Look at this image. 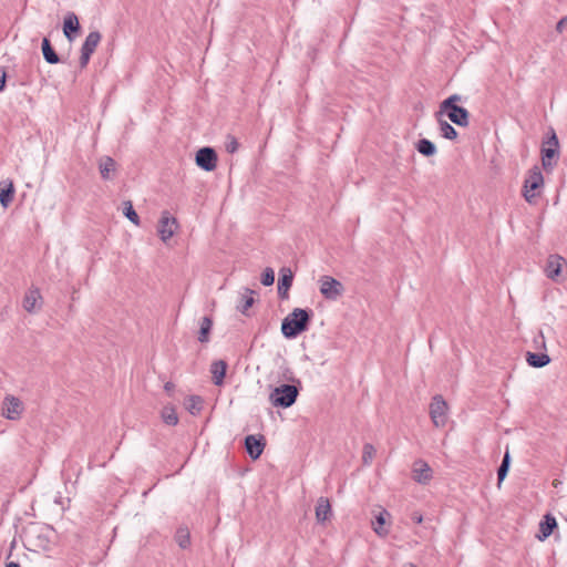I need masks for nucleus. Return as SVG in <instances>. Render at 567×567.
Instances as JSON below:
<instances>
[{"label":"nucleus","instance_id":"9","mask_svg":"<svg viewBox=\"0 0 567 567\" xmlns=\"http://www.w3.org/2000/svg\"><path fill=\"white\" fill-rule=\"evenodd\" d=\"M177 228V220L176 218L169 216L168 212H164L162 214V217L159 219L158 224V235L161 239L166 243L168 239H171Z\"/></svg>","mask_w":567,"mask_h":567},{"label":"nucleus","instance_id":"17","mask_svg":"<svg viewBox=\"0 0 567 567\" xmlns=\"http://www.w3.org/2000/svg\"><path fill=\"white\" fill-rule=\"evenodd\" d=\"M557 527V522L554 516L550 514H546L544 518L539 523V535L537 536L539 540H544L548 538L554 529Z\"/></svg>","mask_w":567,"mask_h":567},{"label":"nucleus","instance_id":"42","mask_svg":"<svg viewBox=\"0 0 567 567\" xmlns=\"http://www.w3.org/2000/svg\"><path fill=\"white\" fill-rule=\"evenodd\" d=\"M567 17L561 18L556 24V31L561 33L565 29Z\"/></svg>","mask_w":567,"mask_h":567},{"label":"nucleus","instance_id":"45","mask_svg":"<svg viewBox=\"0 0 567 567\" xmlns=\"http://www.w3.org/2000/svg\"><path fill=\"white\" fill-rule=\"evenodd\" d=\"M164 388L166 391H172L174 389V384L172 382H167Z\"/></svg>","mask_w":567,"mask_h":567},{"label":"nucleus","instance_id":"6","mask_svg":"<svg viewBox=\"0 0 567 567\" xmlns=\"http://www.w3.org/2000/svg\"><path fill=\"white\" fill-rule=\"evenodd\" d=\"M447 116V118L457 126L467 127L470 124V112L463 106H453L445 110L439 109L435 117Z\"/></svg>","mask_w":567,"mask_h":567},{"label":"nucleus","instance_id":"46","mask_svg":"<svg viewBox=\"0 0 567 567\" xmlns=\"http://www.w3.org/2000/svg\"><path fill=\"white\" fill-rule=\"evenodd\" d=\"M411 567H415L414 565H411Z\"/></svg>","mask_w":567,"mask_h":567},{"label":"nucleus","instance_id":"43","mask_svg":"<svg viewBox=\"0 0 567 567\" xmlns=\"http://www.w3.org/2000/svg\"><path fill=\"white\" fill-rule=\"evenodd\" d=\"M411 518L416 524H421L423 522V516L419 513H413Z\"/></svg>","mask_w":567,"mask_h":567},{"label":"nucleus","instance_id":"40","mask_svg":"<svg viewBox=\"0 0 567 567\" xmlns=\"http://www.w3.org/2000/svg\"><path fill=\"white\" fill-rule=\"evenodd\" d=\"M534 342L536 344V348H546L545 343V337L542 331L538 332V334L534 338Z\"/></svg>","mask_w":567,"mask_h":567},{"label":"nucleus","instance_id":"24","mask_svg":"<svg viewBox=\"0 0 567 567\" xmlns=\"http://www.w3.org/2000/svg\"><path fill=\"white\" fill-rule=\"evenodd\" d=\"M386 516H390V514L388 511L383 509L375 516L374 520L372 522L373 530L381 537H384L389 534V530L384 527Z\"/></svg>","mask_w":567,"mask_h":567},{"label":"nucleus","instance_id":"32","mask_svg":"<svg viewBox=\"0 0 567 567\" xmlns=\"http://www.w3.org/2000/svg\"><path fill=\"white\" fill-rule=\"evenodd\" d=\"M162 419L167 425H176L178 416L174 406H164L162 411Z\"/></svg>","mask_w":567,"mask_h":567},{"label":"nucleus","instance_id":"23","mask_svg":"<svg viewBox=\"0 0 567 567\" xmlns=\"http://www.w3.org/2000/svg\"><path fill=\"white\" fill-rule=\"evenodd\" d=\"M115 167H116V163L112 157H110V156L103 157L99 165L101 177L104 181L111 179L112 178L111 173L115 172Z\"/></svg>","mask_w":567,"mask_h":567},{"label":"nucleus","instance_id":"16","mask_svg":"<svg viewBox=\"0 0 567 567\" xmlns=\"http://www.w3.org/2000/svg\"><path fill=\"white\" fill-rule=\"evenodd\" d=\"M332 515L331 504L327 497H319L316 505V518L318 523L327 522Z\"/></svg>","mask_w":567,"mask_h":567},{"label":"nucleus","instance_id":"30","mask_svg":"<svg viewBox=\"0 0 567 567\" xmlns=\"http://www.w3.org/2000/svg\"><path fill=\"white\" fill-rule=\"evenodd\" d=\"M14 196V187L10 182L6 187L0 188V204L3 208H7L12 202Z\"/></svg>","mask_w":567,"mask_h":567},{"label":"nucleus","instance_id":"13","mask_svg":"<svg viewBox=\"0 0 567 567\" xmlns=\"http://www.w3.org/2000/svg\"><path fill=\"white\" fill-rule=\"evenodd\" d=\"M79 18L74 12H68L63 19V34L72 42L80 31Z\"/></svg>","mask_w":567,"mask_h":567},{"label":"nucleus","instance_id":"19","mask_svg":"<svg viewBox=\"0 0 567 567\" xmlns=\"http://www.w3.org/2000/svg\"><path fill=\"white\" fill-rule=\"evenodd\" d=\"M213 328V319L205 316L199 321L198 341L200 343H208L210 341V332Z\"/></svg>","mask_w":567,"mask_h":567},{"label":"nucleus","instance_id":"15","mask_svg":"<svg viewBox=\"0 0 567 567\" xmlns=\"http://www.w3.org/2000/svg\"><path fill=\"white\" fill-rule=\"evenodd\" d=\"M432 478V470L429 464L417 460L413 465V480L420 484H426Z\"/></svg>","mask_w":567,"mask_h":567},{"label":"nucleus","instance_id":"27","mask_svg":"<svg viewBox=\"0 0 567 567\" xmlns=\"http://www.w3.org/2000/svg\"><path fill=\"white\" fill-rule=\"evenodd\" d=\"M416 150L420 154L426 157L433 156L436 153L435 144L427 138L419 140L416 143Z\"/></svg>","mask_w":567,"mask_h":567},{"label":"nucleus","instance_id":"35","mask_svg":"<svg viewBox=\"0 0 567 567\" xmlns=\"http://www.w3.org/2000/svg\"><path fill=\"white\" fill-rule=\"evenodd\" d=\"M463 96L460 94H452L440 103L439 109L445 110L447 107L458 106L457 102H461Z\"/></svg>","mask_w":567,"mask_h":567},{"label":"nucleus","instance_id":"37","mask_svg":"<svg viewBox=\"0 0 567 567\" xmlns=\"http://www.w3.org/2000/svg\"><path fill=\"white\" fill-rule=\"evenodd\" d=\"M275 271L272 268L267 267L261 274V284L266 287L274 285Z\"/></svg>","mask_w":567,"mask_h":567},{"label":"nucleus","instance_id":"14","mask_svg":"<svg viewBox=\"0 0 567 567\" xmlns=\"http://www.w3.org/2000/svg\"><path fill=\"white\" fill-rule=\"evenodd\" d=\"M293 274L290 268L282 267L279 271L278 296L281 299L288 298V290L292 286Z\"/></svg>","mask_w":567,"mask_h":567},{"label":"nucleus","instance_id":"25","mask_svg":"<svg viewBox=\"0 0 567 567\" xmlns=\"http://www.w3.org/2000/svg\"><path fill=\"white\" fill-rule=\"evenodd\" d=\"M41 299L39 289H29L23 299V308L28 312H33L38 300Z\"/></svg>","mask_w":567,"mask_h":567},{"label":"nucleus","instance_id":"26","mask_svg":"<svg viewBox=\"0 0 567 567\" xmlns=\"http://www.w3.org/2000/svg\"><path fill=\"white\" fill-rule=\"evenodd\" d=\"M558 157V148L544 147L542 148V163L545 171L553 168V159Z\"/></svg>","mask_w":567,"mask_h":567},{"label":"nucleus","instance_id":"3","mask_svg":"<svg viewBox=\"0 0 567 567\" xmlns=\"http://www.w3.org/2000/svg\"><path fill=\"white\" fill-rule=\"evenodd\" d=\"M544 185V176L538 166L529 169L527 177L524 181L523 196L529 204L536 203L540 189Z\"/></svg>","mask_w":567,"mask_h":567},{"label":"nucleus","instance_id":"22","mask_svg":"<svg viewBox=\"0 0 567 567\" xmlns=\"http://www.w3.org/2000/svg\"><path fill=\"white\" fill-rule=\"evenodd\" d=\"M436 121L439 123V130L442 137L454 141L457 138V132L456 130L445 120L442 118V116L436 117Z\"/></svg>","mask_w":567,"mask_h":567},{"label":"nucleus","instance_id":"31","mask_svg":"<svg viewBox=\"0 0 567 567\" xmlns=\"http://www.w3.org/2000/svg\"><path fill=\"white\" fill-rule=\"evenodd\" d=\"M246 293H248V295H244V296L241 297L240 303L237 306V309H238L241 313H244V315H246V313H247V310H248V309L254 305V302H255V299H254V297H252V295L255 293V291H254V290H251V289H248V288H247V289H246Z\"/></svg>","mask_w":567,"mask_h":567},{"label":"nucleus","instance_id":"39","mask_svg":"<svg viewBox=\"0 0 567 567\" xmlns=\"http://www.w3.org/2000/svg\"><path fill=\"white\" fill-rule=\"evenodd\" d=\"M239 143L234 136H228L226 142V151L230 154H234L238 151Z\"/></svg>","mask_w":567,"mask_h":567},{"label":"nucleus","instance_id":"21","mask_svg":"<svg viewBox=\"0 0 567 567\" xmlns=\"http://www.w3.org/2000/svg\"><path fill=\"white\" fill-rule=\"evenodd\" d=\"M526 361L533 368H544L550 362V357L547 353L527 352Z\"/></svg>","mask_w":567,"mask_h":567},{"label":"nucleus","instance_id":"1","mask_svg":"<svg viewBox=\"0 0 567 567\" xmlns=\"http://www.w3.org/2000/svg\"><path fill=\"white\" fill-rule=\"evenodd\" d=\"M313 311L295 308L281 322V333L287 339H295L309 329Z\"/></svg>","mask_w":567,"mask_h":567},{"label":"nucleus","instance_id":"33","mask_svg":"<svg viewBox=\"0 0 567 567\" xmlns=\"http://www.w3.org/2000/svg\"><path fill=\"white\" fill-rule=\"evenodd\" d=\"M186 408L189 411L190 414L196 415L198 414L203 409V400L198 395H192L189 396Z\"/></svg>","mask_w":567,"mask_h":567},{"label":"nucleus","instance_id":"20","mask_svg":"<svg viewBox=\"0 0 567 567\" xmlns=\"http://www.w3.org/2000/svg\"><path fill=\"white\" fill-rule=\"evenodd\" d=\"M41 49H42L43 58L49 64H56L60 62V56L53 49V47L48 38H43Z\"/></svg>","mask_w":567,"mask_h":567},{"label":"nucleus","instance_id":"7","mask_svg":"<svg viewBox=\"0 0 567 567\" xmlns=\"http://www.w3.org/2000/svg\"><path fill=\"white\" fill-rule=\"evenodd\" d=\"M101 39H102V35L99 31H92L86 35V38L81 47L80 66L82 69L87 65V63L91 59V55L94 53Z\"/></svg>","mask_w":567,"mask_h":567},{"label":"nucleus","instance_id":"10","mask_svg":"<svg viewBox=\"0 0 567 567\" xmlns=\"http://www.w3.org/2000/svg\"><path fill=\"white\" fill-rule=\"evenodd\" d=\"M2 413L8 420H18L23 411V404L20 399L13 395H7L3 400Z\"/></svg>","mask_w":567,"mask_h":567},{"label":"nucleus","instance_id":"36","mask_svg":"<svg viewBox=\"0 0 567 567\" xmlns=\"http://www.w3.org/2000/svg\"><path fill=\"white\" fill-rule=\"evenodd\" d=\"M124 215L134 225H138L140 224V217H138L137 213L135 212V209L133 208L131 202H126L125 203Z\"/></svg>","mask_w":567,"mask_h":567},{"label":"nucleus","instance_id":"4","mask_svg":"<svg viewBox=\"0 0 567 567\" xmlns=\"http://www.w3.org/2000/svg\"><path fill=\"white\" fill-rule=\"evenodd\" d=\"M319 290L327 300H337L342 296L344 288L343 285L331 276H321L318 280Z\"/></svg>","mask_w":567,"mask_h":567},{"label":"nucleus","instance_id":"38","mask_svg":"<svg viewBox=\"0 0 567 567\" xmlns=\"http://www.w3.org/2000/svg\"><path fill=\"white\" fill-rule=\"evenodd\" d=\"M544 147H559L558 137L553 128L550 130V136L544 142Z\"/></svg>","mask_w":567,"mask_h":567},{"label":"nucleus","instance_id":"12","mask_svg":"<svg viewBox=\"0 0 567 567\" xmlns=\"http://www.w3.org/2000/svg\"><path fill=\"white\" fill-rule=\"evenodd\" d=\"M565 264L566 260L561 256L557 254L549 255L545 267L546 276L554 281H558V278L561 275L563 266Z\"/></svg>","mask_w":567,"mask_h":567},{"label":"nucleus","instance_id":"18","mask_svg":"<svg viewBox=\"0 0 567 567\" xmlns=\"http://www.w3.org/2000/svg\"><path fill=\"white\" fill-rule=\"evenodd\" d=\"M227 371V363L224 360L214 361L210 365L213 381L215 385H221Z\"/></svg>","mask_w":567,"mask_h":567},{"label":"nucleus","instance_id":"8","mask_svg":"<svg viewBox=\"0 0 567 567\" xmlns=\"http://www.w3.org/2000/svg\"><path fill=\"white\" fill-rule=\"evenodd\" d=\"M195 162L203 171L212 172L217 166V153L213 147H202L196 153Z\"/></svg>","mask_w":567,"mask_h":567},{"label":"nucleus","instance_id":"2","mask_svg":"<svg viewBox=\"0 0 567 567\" xmlns=\"http://www.w3.org/2000/svg\"><path fill=\"white\" fill-rule=\"evenodd\" d=\"M299 395V389L293 384H280L274 388L269 394V402L275 408L288 409L295 404Z\"/></svg>","mask_w":567,"mask_h":567},{"label":"nucleus","instance_id":"44","mask_svg":"<svg viewBox=\"0 0 567 567\" xmlns=\"http://www.w3.org/2000/svg\"><path fill=\"white\" fill-rule=\"evenodd\" d=\"M6 567H20V564L17 561H9L6 564Z\"/></svg>","mask_w":567,"mask_h":567},{"label":"nucleus","instance_id":"11","mask_svg":"<svg viewBox=\"0 0 567 567\" xmlns=\"http://www.w3.org/2000/svg\"><path fill=\"white\" fill-rule=\"evenodd\" d=\"M266 446L265 437L262 435H247L245 437V449L252 460H257L262 454Z\"/></svg>","mask_w":567,"mask_h":567},{"label":"nucleus","instance_id":"29","mask_svg":"<svg viewBox=\"0 0 567 567\" xmlns=\"http://www.w3.org/2000/svg\"><path fill=\"white\" fill-rule=\"evenodd\" d=\"M509 466H511V454H509V451L507 449L505 451V453H504L502 463H501L499 467L497 468L498 484H501L505 480V477L507 476L508 471H509Z\"/></svg>","mask_w":567,"mask_h":567},{"label":"nucleus","instance_id":"5","mask_svg":"<svg viewBox=\"0 0 567 567\" xmlns=\"http://www.w3.org/2000/svg\"><path fill=\"white\" fill-rule=\"evenodd\" d=\"M447 403L442 395L433 396L430 404V416L436 427H443L447 421Z\"/></svg>","mask_w":567,"mask_h":567},{"label":"nucleus","instance_id":"28","mask_svg":"<svg viewBox=\"0 0 567 567\" xmlns=\"http://www.w3.org/2000/svg\"><path fill=\"white\" fill-rule=\"evenodd\" d=\"M175 540L182 549L190 546V534L187 527H179L175 534Z\"/></svg>","mask_w":567,"mask_h":567},{"label":"nucleus","instance_id":"34","mask_svg":"<svg viewBox=\"0 0 567 567\" xmlns=\"http://www.w3.org/2000/svg\"><path fill=\"white\" fill-rule=\"evenodd\" d=\"M375 455V449L371 443H365L363 445V452H362V463L364 465L371 464L373 457Z\"/></svg>","mask_w":567,"mask_h":567},{"label":"nucleus","instance_id":"41","mask_svg":"<svg viewBox=\"0 0 567 567\" xmlns=\"http://www.w3.org/2000/svg\"><path fill=\"white\" fill-rule=\"evenodd\" d=\"M7 73L4 69L0 68V92L3 91L6 86Z\"/></svg>","mask_w":567,"mask_h":567}]
</instances>
